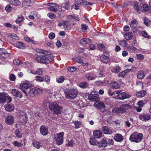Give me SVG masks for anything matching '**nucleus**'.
<instances>
[{
	"label": "nucleus",
	"instance_id": "obj_18",
	"mask_svg": "<svg viewBox=\"0 0 151 151\" xmlns=\"http://www.w3.org/2000/svg\"><path fill=\"white\" fill-rule=\"evenodd\" d=\"M117 97L120 99H124L129 98L130 97V96L125 92H122L118 94Z\"/></svg>",
	"mask_w": 151,
	"mask_h": 151
},
{
	"label": "nucleus",
	"instance_id": "obj_64",
	"mask_svg": "<svg viewBox=\"0 0 151 151\" xmlns=\"http://www.w3.org/2000/svg\"><path fill=\"white\" fill-rule=\"evenodd\" d=\"M126 75L125 73V72L124 71H122L121 72H120L118 75V76L119 77H123L125 75Z\"/></svg>",
	"mask_w": 151,
	"mask_h": 151
},
{
	"label": "nucleus",
	"instance_id": "obj_16",
	"mask_svg": "<svg viewBox=\"0 0 151 151\" xmlns=\"http://www.w3.org/2000/svg\"><path fill=\"white\" fill-rule=\"evenodd\" d=\"M47 5L49 6L47 8L50 11L53 12H56V9H55L56 4L51 3H48Z\"/></svg>",
	"mask_w": 151,
	"mask_h": 151
},
{
	"label": "nucleus",
	"instance_id": "obj_36",
	"mask_svg": "<svg viewBox=\"0 0 151 151\" xmlns=\"http://www.w3.org/2000/svg\"><path fill=\"white\" fill-rule=\"evenodd\" d=\"M32 4V3L31 1H24L22 3L23 6L26 8L28 6H31Z\"/></svg>",
	"mask_w": 151,
	"mask_h": 151
},
{
	"label": "nucleus",
	"instance_id": "obj_59",
	"mask_svg": "<svg viewBox=\"0 0 151 151\" xmlns=\"http://www.w3.org/2000/svg\"><path fill=\"white\" fill-rule=\"evenodd\" d=\"M62 6H63V8L66 9L67 10H68L69 8V5L67 3H63L62 4Z\"/></svg>",
	"mask_w": 151,
	"mask_h": 151
},
{
	"label": "nucleus",
	"instance_id": "obj_40",
	"mask_svg": "<svg viewBox=\"0 0 151 151\" xmlns=\"http://www.w3.org/2000/svg\"><path fill=\"white\" fill-rule=\"evenodd\" d=\"M85 1V0H76L75 1L76 5L80 6L81 4L84 2Z\"/></svg>",
	"mask_w": 151,
	"mask_h": 151
},
{
	"label": "nucleus",
	"instance_id": "obj_27",
	"mask_svg": "<svg viewBox=\"0 0 151 151\" xmlns=\"http://www.w3.org/2000/svg\"><path fill=\"white\" fill-rule=\"evenodd\" d=\"M137 20L135 19L133 20L131 22L130 24V26L131 27L133 28H135L137 25Z\"/></svg>",
	"mask_w": 151,
	"mask_h": 151
},
{
	"label": "nucleus",
	"instance_id": "obj_3",
	"mask_svg": "<svg viewBox=\"0 0 151 151\" xmlns=\"http://www.w3.org/2000/svg\"><path fill=\"white\" fill-rule=\"evenodd\" d=\"M49 108L51 111L54 114H60L62 111V107L55 102L50 103Z\"/></svg>",
	"mask_w": 151,
	"mask_h": 151
},
{
	"label": "nucleus",
	"instance_id": "obj_1",
	"mask_svg": "<svg viewBox=\"0 0 151 151\" xmlns=\"http://www.w3.org/2000/svg\"><path fill=\"white\" fill-rule=\"evenodd\" d=\"M54 56L52 54H46L42 53L40 55L38 56L35 58L36 61L39 63L43 64H48L54 59Z\"/></svg>",
	"mask_w": 151,
	"mask_h": 151
},
{
	"label": "nucleus",
	"instance_id": "obj_11",
	"mask_svg": "<svg viewBox=\"0 0 151 151\" xmlns=\"http://www.w3.org/2000/svg\"><path fill=\"white\" fill-rule=\"evenodd\" d=\"M94 105L98 109H102L106 108L104 102L102 101L96 102L94 103Z\"/></svg>",
	"mask_w": 151,
	"mask_h": 151
},
{
	"label": "nucleus",
	"instance_id": "obj_17",
	"mask_svg": "<svg viewBox=\"0 0 151 151\" xmlns=\"http://www.w3.org/2000/svg\"><path fill=\"white\" fill-rule=\"evenodd\" d=\"M139 118L141 120L146 121L151 119V116L148 114H142L139 116Z\"/></svg>",
	"mask_w": 151,
	"mask_h": 151
},
{
	"label": "nucleus",
	"instance_id": "obj_52",
	"mask_svg": "<svg viewBox=\"0 0 151 151\" xmlns=\"http://www.w3.org/2000/svg\"><path fill=\"white\" fill-rule=\"evenodd\" d=\"M9 79L12 81H14L16 79V77L13 74H11L9 76Z\"/></svg>",
	"mask_w": 151,
	"mask_h": 151
},
{
	"label": "nucleus",
	"instance_id": "obj_20",
	"mask_svg": "<svg viewBox=\"0 0 151 151\" xmlns=\"http://www.w3.org/2000/svg\"><path fill=\"white\" fill-rule=\"evenodd\" d=\"M102 130L104 133L106 134H110L112 133L111 130L106 126H103Z\"/></svg>",
	"mask_w": 151,
	"mask_h": 151
},
{
	"label": "nucleus",
	"instance_id": "obj_61",
	"mask_svg": "<svg viewBox=\"0 0 151 151\" xmlns=\"http://www.w3.org/2000/svg\"><path fill=\"white\" fill-rule=\"evenodd\" d=\"M142 35L144 36L145 37L148 38V35L147 33L145 31H143L141 33Z\"/></svg>",
	"mask_w": 151,
	"mask_h": 151
},
{
	"label": "nucleus",
	"instance_id": "obj_2",
	"mask_svg": "<svg viewBox=\"0 0 151 151\" xmlns=\"http://www.w3.org/2000/svg\"><path fill=\"white\" fill-rule=\"evenodd\" d=\"M132 108V106L128 104H123L117 108H115L112 110L114 113L120 114L126 112L127 110Z\"/></svg>",
	"mask_w": 151,
	"mask_h": 151
},
{
	"label": "nucleus",
	"instance_id": "obj_60",
	"mask_svg": "<svg viewBox=\"0 0 151 151\" xmlns=\"http://www.w3.org/2000/svg\"><path fill=\"white\" fill-rule=\"evenodd\" d=\"M55 35L54 33L51 32L50 33L49 35V37L50 39H52L55 37Z\"/></svg>",
	"mask_w": 151,
	"mask_h": 151
},
{
	"label": "nucleus",
	"instance_id": "obj_21",
	"mask_svg": "<svg viewBox=\"0 0 151 151\" xmlns=\"http://www.w3.org/2000/svg\"><path fill=\"white\" fill-rule=\"evenodd\" d=\"M93 136L96 138H99L102 136V133L99 130H96L94 131Z\"/></svg>",
	"mask_w": 151,
	"mask_h": 151
},
{
	"label": "nucleus",
	"instance_id": "obj_12",
	"mask_svg": "<svg viewBox=\"0 0 151 151\" xmlns=\"http://www.w3.org/2000/svg\"><path fill=\"white\" fill-rule=\"evenodd\" d=\"M11 93L14 96L19 98H21L23 96L22 93L18 90L15 89H12L11 91Z\"/></svg>",
	"mask_w": 151,
	"mask_h": 151
},
{
	"label": "nucleus",
	"instance_id": "obj_45",
	"mask_svg": "<svg viewBox=\"0 0 151 151\" xmlns=\"http://www.w3.org/2000/svg\"><path fill=\"white\" fill-rule=\"evenodd\" d=\"M128 50L131 52H134L136 50V48L134 46H128Z\"/></svg>",
	"mask_w": 151,
	"mask_h": 151
},
{
	"label": "nucleus",
	"instance_id": "obj_47",
	"mask_svg": "<svg viewBox=\"0 0 151 151\" xmlns=\"http://www.w3.org/2000/svg\"><path fill=\"white\" fill-rule=\"evenodd\" d=\"M85 77L86 79L89 80H93L94 78L93 77L91 76L89 74H86Z\"/></svg>",
	"mask_w": 151,
	"mask_h": 151
},
{
	"label": "nucleus",
	"instance_id": "obj_46",
	"mask_svg": "<svg viewBox=\"0 0 151 151\" xmlns=\"http://www.w3.org/2000/svg\"><path fill=\"white\" fill-rule=\"evenodd\" d=\"M120 44L123 47H125L127 45V41L123 40L120 42Z\"/></svg>",
	"mask_w": 151,
	"mask_h": 151
},
{
	"label": "nucleus",
	"instance_id": "obj_23",
	"mask_svg": "<svg viewBox=\"0 0 151 151\" xmlns=\"http://www.w3.org/2000/svg\"><path fill=\"white\" fill-rule=\"evenodd\" d=\"M101 61L104 63H106L110 62V59L107 56L103 55L100 57Z\"/></svg>",
	"mask_w": 151,
	"mask_h": 151
},
{
	"label": "nucleus",
	"instance_id": "obj_39",
	"mask_svg": "<svg viewBox=\"0 0 151 151\" xmlns=\"http://www.w3.org/2000/svg\"><path fill=\"white\" fill-rule=\"evenodd\" d=\"M144 24L147 26H148L150 24V21L149 19L147 17H145L144 19Z\"/></svg>",
	"mask_w": 151,
	"mask_h": 151
},
{
	"label": "nucleus",
	"instance_id": "obj_34",
	"mask_svg": "<svg viewBox=\"0 0 151 151\" xmlns=\"http://www.w3.org/2000/svg\"><path fill=\"white\" fill-rule=\"evenodd\" d=\"M88 85V84L86 82H83L80 83L79 86L82 88H86Z\"/></svg>",
	"mask_w": 151,
	"mask_h": 151
},
{
	"label": "nucleus",
	"instance_id": "obj_24",
	"mask_svg": "<svg viewBox=\"0 0 151 151\" xmlns=\"http://www.w3.org/2000/svg\"><path fill=\"white\" fill-rule=\"evenodd\" d=\"M91 42L90 39L88 38H83L80 41V43L83 45H85L86 44L91 43Z\"/></svg>",
	"mask_w": 151,
	"mask_h": 151
},
{
	"label": "nucleus",
	"instance_id": "obj_41",
	"mask_svg": "<svg viewBox=\"0 0 151 151\" xmlns=\"http://www.w3.org/2000/svg\"><path fill=\"white\" fill-rule=\"evenodd\" d=\"M65 80V77L64 76H61L60 78L57 79V82L59 83H63Z\"/></svg>",
	"mask_w": 151,
	"mask_h": 151
},
{
	"label": "nucleus",
	"instance_id": "obj_43",
	"mask_svg": "<svg viewBox=\"0 0 151 151\" xmlns=\"http://www.w3.org/2000/svg\"><path fill=\"white\" fill-rule=\"evenodd\" d=\"M20 4V2L18 0H13L11 4L15 6L18 5Z\"/></svg>",
	"mask_w": 151,
	"mask_h": 151
},
{
	"label": "nucleus",
	"instance_id": "obj_29",
	"mask_svg": "<svg viewBox=\"0 0 151 151\" xmlns=\"http://www.w3.org/2000/svg\"><path fill=\"white\" fill-rule=\"evenodd\" d=\"M121 70L120 67L119 66H114L112 69L111 71L114 73H117Z\"/></svg>",
	"mask_w": 151,
	"mask_h": 151
},
{
	"label": "nucleus",
	"instance_id": "obj_25",
	"mask_svg": "<svg viewBox=\"0 0 151 151\" xmlns=\"http://www.w3.org/2000/svg\"><path fill=\"white\" fill-rule=\"evenodd\" d=\"M140 6L139 5V4L137 2H135L134 4V9L135 11L138 13L141 12Z\"/></svg>",
	"mask_w": 151,
	"mask_h": 151
},
{
	"label": "nucleus",
	"instance_id": "obj_14",
	"mask_svg": "<svg viewBox=\"0 0 151 151\" xmlns=\"http://www.w3.org/2000/svg\"><path fill=\"white\" fill-rule=\"evenodd\" d=\"M30 87V86L26 83H22L20 86V89L22 90L23 92L25 94L26 96H27V92L25 90L29 88Z\"/></svg>",
	"mask_w": 151,
	"mask_h": 151
},
{
	"label": "nucleus",
	"instance_id": "obj_33",
	"mask_svg": "<svg viewBox=\"0 0 151 151\" xmlns=\"http://www.w3.org/2000/svg\"><path fill=\"white\" fill-rule=\"evenodd\" d=\"M16 46L18 48L22 49H23L25 46L24 44L21 42H17L16 43Z\"/></svg>",
	"mask_w": 151,
	"mask_h": 151
},
{
	"label": "nucleus",
	"instance_id": "obj_5",
	"mask_svg": "<svg viewBox=\"0 0 151 151\" xmlns=\"http://www.w3.org/2000/svg\"><path fill=\"white\" fill-rule=\"evenodd\" d=\"M65 93L67 98L71 99L76 97L78 91L75 89H69L65 91Z\"/></svg>",
	"mask_w": 151,
	"mask_h": 151
},
{
	"label": "nucleus",
	"instance_id": "obj_6",
	"mask_svg": "<svg viewBox=\"0 0 151 151\" xmlns=\"http://www.w3.org/2000/svg\"><path fill=\"white\" fill-rule=\"evenodd\" d=\"M12 101L11 97L5 93H0V104L7 102H11Z\"/></svg>",
	"mask_w": 151,
	"mask_h": 151
},
{
	"label": "nucleus",
	"instance_id": "obj_44",
	"mask_svg": "<svg viewBox=\"0 0 151 151\" xmlns=\"http://www.w3.org/2000/svg\"><path fill=\"white\" fill-rule=\"evenodd\" d=\"M5 9L6 11L8 12H10L12 10V8L9 4L7 5Z\"/></svg>",
	"mask_w": 151,
	"mask_h": 151
},
{
	"label": "nucleus",
	"instance_id": "obj_49",
	"mask_svg": "<svg viewBox=\"0 0 151 151\" xmlns=\"http://www.w3.org/2000/svg\"><path fill=\"white\" fill-rule=\"evenodd\" d=\"M13 63L15 65H19L21 64V61L18 59H15L13 60Z\"/></svg>",
	"mask_w": 151,
	"mask_h": 151
},
{
	"label": "nucleus",
	"instance_id": "obj_53",
	"mask_svg": "<svg viewBox=\"0 0 151 151\" xmlns=\"http://www.w3.org/2000/svg\"><path fill=\"white\" fill-rule=\"evenodd\" d=\"M36 80L37 81L42 82L44 81V79L41 77L40 76H36Z\"/></svg>",
	"mask_w": 151,
	"mask_h": 151
},
{
	"label": "nucleus",
	"instance_id": "obj_10",
	"mask_svg": "<svg viewBox=\"0 0 151 151\" xmlns=\"http://www.w3.org/2000/svg\"><path fill=\"white\" fill-rule=\"evenodd\" d=\"M5 123L9 125H12L14 122V117L11 115H8L5 119Z\"/></svg>",
	"mask_w": 151,
	"mask_h": 151
},
{
	"label": "nucleus",
	"instance_id": "obj_30",
	"mask_svg": "<svg viewBox=\"0 0 151 151\" xmlns=\"http://www.w3.org/2000/svg\"><path fill=\"white\" fill-rule=\"evenodd\" d=\"M111 85L112 88L114 89H117L120 87L118 83L114 81L111 82Z\"/></svg>",
	"mask_w": 151,
	"mask_h": 151
},
{
	"label": "nucleus",
	"instance_id": "obj_8",
	"mask_svg": "<svg viewBox=\"0 0 151 151\" xmlns=\"http://www.w3.org/2000/svg\"><path fill=\"white\" fill-rule=\"evenodd\" d=\"M42 92V91L39 88H35L30 89L28 93L30 96L34 97L38 93H40Z\"/></svg>",
	"mask_w": 151,
	"mask_h": 151
},
{
	"label": "nucleus",
	"instance_id": "obj_48",
	"mask_svg": "<svg viewBox=\"0 0 151 151\" xmlns=\"http://www.w3.org/2000/svg\"><path fill=\"white\" fill-rule=\"evenodd\" d=\"M23 118H25V119L22 121H21V123H20V124L25 125L27 121V118L26 117V116L25 115L23 116Z\"/></svg>",
	"mask_w": 151,
	"mask_h": 151
},
{
	"label": "nucleus",
	"instance_id": "obj_50",
	"mask_svg": "<svg viewBox=\"0 0 151 151\" xmlns=\"http://www.w3.org/2000/svg\"><path fill=\"white\" fill-rule=\"evenodd\" d=\"M97 47L100 50H103L105 49V47L103 44H99L97 45Z\"/></svg>",
	"mask_w": 151,
	"mask_h": 151
},
{
	"label": "nucleus",
	"instance_id": "obj_26",
	"mask_svg": "<svg viewBox=\"0 0 151 151\" xmlns=\"http://www.w3.org/2000/svg\"><path fill=\"white\" fill-rule=\"evenodd\" d=\"M124 37L125 39L127 40H129L132 37V33L131 32H128L124 34Z\"/></svg>",
	"mask_w": 151,
	"mask_h": 151
},
{
	"label": "nucleus",
	"instance_id": "obj_58",
	"mask_svg": "<svg viewBox=\"0 0 151 151\" xmlns=\"http://www.w3.org/2000/svg\"><path fill=\"white\" fill-rule=\"evenodd\" d=\"M76 68L74 67H70L68 68V70L70 72H72L76 70Z\"/></svg>",
	"mask_w": 151,
	"mask_h": 151
},
{
	"label": "nucleus",
	"instance_id": "obj_56",
	"mask_svg": "<svg viewBox=\"0 0 151 151\" xmlns=\"http://www.w3.org/2000/svg\"><path fill=\"white\" fill-rule=\"evenodd\" d=\"M43 71V69L42 68H38L37 69L36 72L39 75H41Z\"/></svg>",
	"mask_w": 151,
	"mask_h": 151
},
{
	"label": "nucleus",
	"instance_id": "obj_9",
	"mask_svg": "<svg viewBox=\"0 0 151 151\" xmlns=\"http://www.w3.org/2000/svg\"><path fill=\"white\" fill-rule=\"evenodd\" d=\"M40 130V133L43 136L47 135L49 133L48 127L45 125L41 126Z\"/></svg>",
	"mask_w": 151,
	"mask_h": 151
},
{
	"label": "nucleus",
	"instance_id": "obj_54",
	"mask_svg": "<svg viewBox=\"0 0 151 151\" xmlns=\"http://www.w3.org/2000/svg\"><path fill=\"white\" fill-rule=\"evenodd\" d=\"M73 123L75 125V128H79V125L81 124L80 122L78 121H74L73 122Z\"/></svg>",
	"mask_w": 151,
	"mask_h": 151
},
{
	"label": "nucleus",
	"instance_id": "obj_62",
	"mask_svg": "<svg viewBox=\"0 0 151 151\" xmlns=\"http://www.w3.org/2000/svg\"><path fill=\"white\" fill-rule=\"evenodd\" d=\"M14 145L15 146L20 147L22 146L21 143L17 141H15L13 143Z\"/></svg>",
	"mask_w": 151,
	"mask_h": 151
},
{
	"label": "nucleus",
	"instance_id": "obj_4",
	"mask_svg": "<svg viewBox=\"0 0 151 151\" xmlns=\"http://www.w3.org/2000/svg\"><path fill=\"white\" fill-rule=\"evenodd\" d=\"M143 135L142 133L138 134L137 132L132 133L130 136L129 140L132 142L139 143L140 142L142 139Z\"/></svg>",
	"mask_w": 151,
	"mask_h": 151
},
{
	"label": "nucleus",
	"instance_id": "obj_55",
	"mask_svg": "<svg viewBox=\"0 0 151 151\" xmlns=\"http://www.w3.org/2000/svg\"><path fill=\"white\" fill-rule=\"evenodd\" d=\"M89 142L91 145H96V140L95 139H90Z\"/></svg>",
	"mask_w": 151,
	"mask_h": 151
},
{
	"label": "nucleus",
	"instance_id": "obj_38",
	"mask_svg": "<svg viewBox=\"0 0 151 151\" xmlns=\"http://www.w3.org/2000/svg\"><path fill=\"white\" fill-rule=\"evenodd\" d=\"M107 145V142L106 140L102 139L100 141V142L99 146L102 147H105Z\"/></svg>",
	"mask_w": 151,
	"mask_h": 151
},
{
	"label": "nucleus",
	"instance_id": "obj_7",
	"mask_svg": "<svg viewBox=\"0 0 151 151\" xmlns=\"http://www.w3.org/2000/svg\"><path fill=\"white\" fill-rule=\"evenodd\" d=\"M64 134V133L62 132L54 135V139L58 145H60L63 142Z\"/></svg>",
	"mask_w": 151,
	"mask_h": 151
},
{
	"label": "nucleus",
	"instance_id": "obj_13",
	"mask_svg": "<svg viewBox=\"0 0 151 151\" xmlns=\"http://www.w3.org/2000/svg\"><path fill=\"white\" fill-rule=\"evenodd\" d=\"M141 11L142 12H147L148 13H151V9L146 4H143L141 6Z\"/></svg>",
	"mask_w": 151,
	"mask_h": 151
},
{
	"label": "nucleus",
	"instance_id": "obj_28",
	"mask_svg": "<svg viewBox=\"0 0 151 151\" xmlns=\"http://www.w3.org/2000/svg\"><path fill=\"white\" fill-rule=\"evenodd\" d=\"M32 144L34 147L37 148H39L42 146V145L38 141H33Z\"/></svg>",
	"mask_w": 151,
	"mask_h": 151
},
{
	"label": "nucleus",
	"instance_id": "obj_15",
	"mask_svg": "<svg viewBox=\"0 0 151 151\" xmlns=\"http://www.w3.org/2000/svg\"><path fill=\"white\" fill-rule=\"evenodd\" d=\"M88 99L91 101H95V102L99 101L100 100V98L99 97L98 94H95L94 96L93 94L89 95L88 96Z\"/></svg>",
	"mask_w": 151,
	"mask_h": 151
},
{
	"label": "nucleus",
	"instance_id": "obj_35",
	"mask_svg": "<svg viewBox=\"0 0 151 151\" xmlns=\"http://www.w3.org/2000/svg\"><path fill=\"white\" fill-rule=\"evenodd\" d=\"M145 77V74L143 72L140 71L138 72L137 74V77L138 78L142 79Z\"/></svg>",
	"mask_w": 151,
	"mask_h": 151
},
{
	"label": "nucleus",
	"instance_id": "obj_32",
	"mask_svg": "<svg viewBox=\"0 0 151 151\" xmlns=\"http://www.w3.org/2000/svg\"><path fill=\"white\" fill-rule=\"evenodd\" d=\"M146 92L144 91H141L136 93V95L137 96L142 97L146 94Z\"/></svg>",
	"mask_w": 151,
	"mask_h": 151
},
{
	"label": "nucleus",
	"instance_id": "obj_31",
	"mask_svg": "<svg viewBox=\"0 0 151 151\" xmlns=\"http://www.w3.org/2000/svg\"><path fill=\"white\" fill-rule=\"evenodd\" d=\"M63 26L65 30H69L70 28V24L67 22H64L63 23Z\"/></svg>",
	"mask_w": 151,
	"mask_h": 151
},
{
	"label": "nucleus",
	"instance_id": "obj_19",
	"mask_svg": "<svg viewBox=\"0 0 151 151\" xmlns=\"http://www.w3.org/2000/svg\"><path fill=\"white\" fill-rule=\"evenodd\" d=\"M114 139L116 141L119 142L122 141L123 140L124 137L121 134H116L114 135Z\"/></svg>",
	"mask_w": 151,
	"mask_h": 151
},
{
	"label": "nucleus",
	"instance_id": "obj_57",
	"mask_svg": "<svg viewBox=\"0 0 151 151\" xmlns=\"http://www.w3.org/2000/svg\"><path fill=\"white\" fill-rule=\"evenodd\" d=\"M48 15L49 18L50 19L54 18L56 17L55 15L52 13H49L48 14Z\"/></svg>",
	"mask_w": 151,
	"mask_h": 151
},
{
	"label": "nucleus",
	"instance_id": "obj_42",
	"mask_svg": "<svg viewBox=\"0 0 151 151\" xmlns=\"http://www.w3.org/2000/svg\"><path fill=\"white\" fill-rule=\"evenodd\" d=\"M136 58L138 60H142L144 58L143 55L141 54H138L136 56Z\"/></svg>",
	"mask_w": 151,
	"mask_h": 151
},
{
	"label": "nucleus",
	"instance_id": "obj_51",
	"mask_svg": "<svg viewBox=\"0 0 151 151\" xmlns=\"http://www.w3.org/2000/svg\"><path fill=\"white\" fill-rule=\"evenodd\" d=\"M15 133L16 136L18 137H20L22 136L20 132L18 129H17L15 131Z\"/></svg>",
	"mask_w": 151,
	"mask_h": 151
},
{
	"label": "nucleus",
	"instance_id": "obj_37",
	"mask_svg": "<svg viewBox=\"0 0 151 151\" xmlns=\"http://www.w3.org/2000/svg\"><path fill=\"white\" fill-rule=\"evenodd\" d=\"M24 19V18L23 16L19 17L16 21V23L17 24H19L20 23L22 22Z\"/></svg>",
	"mask_w": 151,
	"mask_h": 151
},
{
	"label": "nucleus",
	"instance_id": "obj_63",
	"mask_svg": "<svg viewBox=\"0 0 151 151\" xmlns=\"http://www.w3.org/2000/svg\"><path fill=\"white\" fill-rule=\"evenodd\" d=\"M56 7L55 9H56V11H58L60 12L62 11V8L60 6L58 5L57 4H56Z\"/></svg>",
	"mask_w": 151,
	"mask_h": 151
},
{
	"label": "nucleus",
	"instance_id": "obj_22",
	"mask_svg": "<svg viewBox=\"0 0 151 151\" xmlns=\"http://www.w3.org/2000/svg\"><path fill=\"white\" fill-rule=\"evenodd\" d=\"M4 107L6 110L8 111H12L14 109V107L13 105L10 104H6Z\"/></svg>",
	"mask_w": 151,
	"mask_h": 151
}]
</instances>
